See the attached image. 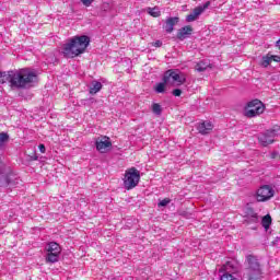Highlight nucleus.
<instances>
[{
	"mask_svg": "<svg viewBox=\"0 0 280 280\" xmlns=\"http://www.w3.org/2000/svg\"><path fill=\"white\" fill-rule=\"evenodd\" d=\"M10 83L11 89H27L38 82V74L31 68L0 72V84Z\"/></svg>",
	"mask_w": 280,
	"mask_h": 280,
	"instance_id": "1",
	"label": "nucleus"
},
{
	"mask_svg": "<svg viewBox=\"0 0 280 280\" xmlns=\"http://www.w3.org/2000/svg\"><path fill=\"white\" fill-rule=\"evenodd\" d=\"M90 43L91 38L86 35L74 36L69 43L65 44L62 54L65 58H75L86 51V47H89Z\"/></svg>",
	"mask_w": 280,
	"mask_h": 280,
	"instance_id": "2",
	"label": "nucleus"
},
{
	"mask_svg": "<svg viewBox=\"0 0 280 280\" xmlns=\"http://www.w3.org/2000/svg\"><path fill=\"white\" fill-rule=\"evenodd\" d=\"M247 267L245 268L244 276L248 280H261V275L264 272L261 271V265L259 264V260L254 255H247L246 256Z\"/></svg>",
	"mask_w": 280,
	"mask_h": 280,
	"instance_id": "3",
	"label": "nucleus"
},
{
	"mask_svg": "<svg viewBox=\"0 0 280 280\" xmlns=\"http://www.w3.org/2000/svg\"><path fill=\"white\" fill-rule=\"evenodd\" d=\"M141 180V173L135 167L128 168L125 173L124 185L127 189H135Z\"/></svg>",
	"mask_w": 280,
	"mask_h": 280,
	"instance_id": "4",
	"label": "nucleus"
},
{
	"mask_svg": "<svg viewBox=\"0 0 280 280\" xmlns=\"http://www.w3.org/2000/svg\"><path fill=\"white\" fill-rule=\"evenodd\" d=\"M266 110V106L259 100H253L247 103V107L245 108V117H257V115L264 114Z\"/></svg>",
	"mask_w": 280,
	"mask_h": 280,
	"instance_id": "5",
	"label": "nucleus"
},
{
	"mask_svg": "<svg viewBox=\"0 0 280 280\" xmlns=\"http://www.w3.org/2000/svg\"><path fill=\"white\" fill-rule=\"evenodd\" d=\"M47 255H46V262L47 264H56L60 259V253L62 249L60 245L56 242H50L46 246Z\"/></svg>",
	"mask_w": 280,
	"mask_h": 280,
	"instance_id": "6",
	"label": "nucleus"
},
{
	"mask_svg": "<svg viewBox=\"0 0 280 280\" xmlns=\"http://www.w3.org/2000/svg\"><path fill=\"white\" fill-rule=\"evenodd\" d=\"M171 80L172 82H176L177 86H180L182 84H185V82H187V78L185 77V74L179 73L178 71L167 70L164 73L163 82L165 84H170Z\"/></svg>",
	"mask_w": 280,
	"mask_h": 280,
	"instance_id": "7",
	"label": "nucleus"
},
{
	"mask_svg": "<svg viewBox=\"0 0 280 280\" xmlns=\"http://www.w3.org/2000/svg\"><path fill=\"white\" fill-rule=\"evenodd\" d=\"M275 196V189L272 187L265 185L257 190L256 199L258 202H266Z\"/></svg>",
	"mask_w": 280,
	"mask_h": 280,
	"instance_id": "8",
	"label": "nucleus"
},
{
	"mask_svg": "<svg viewBox=\"0 0 280 280\" xmlns=\"http://www.w3.org/2000/svg\"><path fill=\"white\" fill-rule=\"evenodd\" d=\"M95 145L96 150L101 152V154H106V152H108V148H113V142H110V138L104 136L96 138Z\"/></svg>",
	"mask_w": 280,
	"mask_h": 280,
	"instance_id": "9",
	"label": "nucleus"
},
{
	"mask_svg": "<svg viewBox=\"0 0 280 280\" xmlns=\"http://www.w3.org/2000/svg\"><path fill=\"white\" fill-rule=\"evenodd\" d=\"M210 5L211 2L208 1L203 5L195 8L192 12L186 16L187 23H194V21H196L200 16V14H202V12H205Z\"/></svg>",
	"mask_w": 280,
	"mask_h": 280,
	"instance_id": "10",
	"label": "nucleus"
},
{
	"mask_svg": "<svg viewBox=\"0 0 280 280\" xmlns=\"http://www.w3.org/2000/svg\"><path fill=\"white\" fill-rule=\"evenodd\" d=\"M275 137H277L276 130H267L265 133L258 137L259 143L264 145V148L270 145V143H275Z\"/></svg>",
	"mask_w": 280,
	"mask_h": 280,
	"instance_id": "11",
	"label": "nucleus"
},
{
	"mask_svg": "<svg viewBox=\"0 0 280 280\" xmlns=\"http://www.w3.org/2000/svg\"><path fill=\"white\" fill-rule=\"evenodd\" d=\"M194 34V27L187 25L177 31V39L185 40V38H189Z\"/></svg>",
	"mask_w": 280,
	"mask_h": 280,
	"instance_id": "12",
	"label": "nucleus"
},
{
	"mask_svg": "<svg viewBox=\"0 0 280 280\" xmlns=\"http://www.w3.org/2000/svg\"><path fill=\"white\" fill-rule=\"evenodd\" d=\"M199 135H209L213 130V124L211 121H202L197 126Z\"/></svg>",
	"mask_w": 280,
	"mask_h": 280,
	"instance_id": "13",
	"label": "nucleus"
},
{
	"mask_svg": "<svg viewBox=\"0 0 280 280\" xmlns=\"http://www.w3.org/2000/svg\"><path fill=\"white\" fill-rule=\"evenodd\" d=\"M180 21V19H178L177 16L175 18H168L165 21V32L167 34H172L174 32V25H178V22Z\"/></svg>",
	"mask_w": 280,
	"mask_h": 280,
	"instance_id": "14",
	"label": "nucleus"
},
{
	"mask_svg": "<svg viewBox=\"0 0 280 280\" xmlns=\"http://www.w3.org/2000/svg\"><path fill=\"white\" fill-rule=\"evenodd\" d=\"M223 270H225L224 273L228 275H237V267H235V262L233 261L225 262V265L223 266Z\"/></svg>",
	"mask_w": 280,
	"mask_h": 280,
	"instance_id": "15",
	"label": "nucleus"
},
{
	"mask_svg": "<svg viewBox=\"0 0 280 280\" xmlns=\"http://www.w3.org/2000/svg\"><path fill=\"white\" fill-rule=\"evenodd\" d=\"M10 173H3V168L0 167V187H9Z\"/></svg>",
	"mask_w": 280,
	"mask_h": 280,
	"instance_id": "16",
	"label": "nucleus"
},
{
	"mask_svg": "<svg viewBox=\"0 0 280 280\" xmlns=\"http://www.w3.org/2000/svg\"><path fill=\"white\" fill-rule=\"evenodd\" d=\"M270 224H272V217H270V214L262 217L261 226H264L266 231L270 229Z\"/></svg>",
	"mask_w": 280,
	"mask_h": 280,
	"instance_id": "17",
	"label": "nucleus"
},
{
	"mask_svg": "<svg viewBox=\"0 0 280 280\" xmlns=\"http://www.w3.org/2000/svg\"><path fill=\"white\" fill-rule=\"evenodd\" d=\"M211 67V63H207L205 61H200L195 66V69L199 72L202 73V71H207Z\"/></svg>",
	"mask_w": 280,
	"mask_h": 280,
	"instance_id": "18",
	"label": "nucleus"
},
{
	"mask_svg": "<svg viewBox=\"0 0 280 280\" xmlns=\"http://www.w3.org/2000/svg\"><path fill=\"white\" fill-rule=\"evenodd\" d=\"M102 91V83L98 81H94L92 83V88L90 89L91 95H95V93H100Z\"/></svg>",
	"mask_w": 280,
	"mask_h": 280,
	"instance_id": "19",
	"label": "nucleus"
},
{
	"mask_svg": "<svg viewBox=\"0 0 280 280\" xmlns=\"http://www.w3.org/2000/svg\"><path fill=\"white\" fill-rule=\"evenodd\" d=\"M19 177L16 175L9 173V186L10 188L16 187L19 185Z\"/></svg>",
	"mask_w": 280,
	"mask_h": 280,
	"instance_id": "20",
	"label": "nucleus"
},
{
	"mask_svg": "<svg viewBox=\"0 0 280 280\" xmlns=\"http://www.w3.org/2000/svg\"><path fill=\"white\" fill-rule=\"evenodd\" d=\"M8 141H10V135H8L7 132H1L0 133V148H3V145H5V143H8Z\"/></svg>",
	"mask_w": 280,
	"mask_h": 280,
	"instance_id": "21",
	"label": "nucleus"
},
{
	"mask_svg": "<svg viewBox=\"0 0 280 280\" xmlns=\"http://www.w3.org/2000/svg\"><path fill=\"white\" fill-rule=\"evenodd\" d=\"M152 113L154 115H161V113H163V107H161V104L159 103H153L152 104Z\"/></svg>",
	"mask_w": 280,
	"mask_h": 280,
	"instance_id": "22",
	"label": "nucleus"
},
{
	"mask_svg": "<svg viewBox=\"0 0 280 280\" xmlns=\"http://www.w3.org/2000/svg\"><path fill=\"white\" fill-rule=\"evenodd\" d=\"M148 12L151 16H154V18H158V16H161V11L159 10L158 7H154V8H149L148 9Z\"/></svg>",
	"mask_w": 280,
	"mask_h": 280,
	"instance_id": "23",
	"label": "nucleus"
},
{
	"mask_svg": "<svg viewBox=\"0 0 280 280\" xmlns=\"http://www.w3.org/2000/svg\"><path fill=\"white\" fill-rule=\"evenodd\" d=\"M165 81H163L162 83H158L155 86V93H165Z\"/></svg>",
	"mask_w": 280,
	"mask_h": 280,
	"instance_id": "24",
	"label": "nucleus"
},
{
	"mask_svg": "<svg viewBox=\"0 0 280 280\" xmlns=\"http://www.w3.org/2000/svg\"><path fill=\"white\" fill-rule=\"evenodd\" d=\"M270 62H272L270 54H268L267 56L262 57V61H261V66L262 67H268V65H270Z\"/></svg>",
	"mask_w": 280,
	"mask_h": 280,
	"instance_id": "25",
	"label": "nucleus"
},
{
	"mask_svg": "<svg viewBox=\"0 0 280 280\" xmlns=\"http://www.w3.org/2000/svg\"><path fill=\"white\" fill-rule=\"evenodd\" d=\"M249 223L257 224L259 222V215L257 213H253V215L247 217Z\"/></svg>",
	"mask_w": 280,
	"mask_h": 280,
	"instance_id": "26",
	"label": "nucleus"
},
{
	"mask_svg": "<svg viewBox=\"0 0 280 280\" xmlns=\"http://www.w3.org/2000/svg\"><path fill=\"white\" fill-rule=\"evenodd\" d=\"M172 202V199L165 198L158 203V207H167Z\"/></svg>",
	"mask_w": 280,
	"mask_h": 280,
	"instance_id": "27",
	"label": "nucleus"
},
{
	"mask_svg": "<svg viewBox=\"0 0 280 280\" xmlns=\"http://www.w3.org/2000/svg\"><path fill=\"white\" fill-rule=\"evenodd\" d=\"M173 95L175 96V97H180V95H183V90H180V89H175V90H173Z\"/></svg>",
	"mask_w": 280,
	"mask_h": 280,
	"instance_id": "28",
	"label": "nucleus"
},
{
	"mask_svg": "<svg viewBox=\"0 0 280 280\" xmlns=\"http://www.w3.org/2000/svg\"><path fill=\"white\" fill-rule=\"evenodd\" d=\"M81 3H83V5H85V8H89L91 5V3H93V0H81Z\"/></svg>",
	"mask_w": 280,
	"mask_h": 280,
	"instance_id": "29",
	"label": "nucleus"
},
{
	"mask_svg": "<svg viewBox=\"0 0 280 280\" xmlns=\"http://www.w3.org/2000/svg\"><path fill=\"white\" fill-rule=\"evenodd\" d=\"M109 8H110V4H108V3H106V2H104V3L102 4V10H104V12H106L107 10H109Z\"/></svg>",
	"mask_w": 280,
	"mask_h": 280,
	"instance_id": "30",
	"label": "nucleus"
},
{
	"mask_svg": "<svg viewBox=\"0 0 280 280\" xmlns=\"http://www.w3.org/2000/svg\"><path fill=\"white\" fill-rule=\"evenodd\" d=\"M270 58H271V62H272V60L275 62H280V57L279 56L270 55Z\"/></svg>",
	"mask_w": 280,
	"mask_h": 280,
	"instance_id": "31",
	"label": "nucleus"
},
{
	"mask_svg": "<svg viewBox=\"0 0 280 280\" xmlns=\"http://www.w3.org/2000/svg\"><path fill=\"white\" fill-rule=\"evenodd\" d=\"M279 156V152L277 151H273L271 154H270V159H277Z\"/></svg>",
	"mask_w": 280,
	"mask_h": 280,
	"instance_id": "32",
	"label": "nucleus"
},
{
	"mask_svg": "<svg viewBox=\"0 0 280 280\" xmlns=\"http://www.w3.org/2000/svg\"><path fill=\"white\" fill-rule=\"evenodd\" d=\"M154 47H162L163 46V42L161 40H156L154 44H153Z\"/></svg>",
	"mask_w": 280,
	"mask_h": 280,
	"instance_id": "33",
	"label": "nucleus"
},
{
	"mask_svg": "<svg viewBox=\"0 0 280 280\" xmlns=\"http://www.w3.org/2000/svg\"><path fill=\"white\" fill-rule=\"evenodd\" d=\"M45 144H39V151L42 152V154H45Z\"/></svg>",
	"mask_w": 280,
	"mask_h": 280,
	"instance_id": "34",
	"label": "nucleus"
},
{
	"mask_svg": "<svg viewBox=\"0 0 280 280\" xmlns=\"http://www.w3.org/2000/svg\"><path fill=\"white\" fill-rule=\"evenodd\" d=\"M253 213H256V212L253 209H249L248 213H247V218H250V215H253Z\"/></svg>",
	"mask_w": 280,
	"mask_h": 280,
	"instance_id": "35",
	"label": "nucleus"
}]
</instances>
